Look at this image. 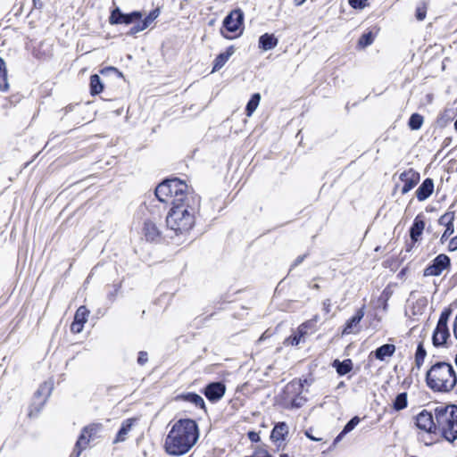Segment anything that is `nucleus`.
Instances as JSON below:
<instances>
[{
  "mask_svg": "<svg viewBox=\"0 0 457 457\" xmlns=\"http://www.w3.org/2000/svg\"><path fill=\"white\" fill-rule=\"evenodd\" d=\"M159 201L172 204L166 217L168 228L176 235H185L195 226L200 208V198L188 191V186L179 179H167L155 189Z\"/></svg>",
  "mask_w": 457,
  "mask_h": 457,
  "instance_id": "nucleus-1",
  "label": "nucleus"
},
{
  "mask_svg": "<svg viewBox=\"0 0 457 457\" xmlns=\"http://www.w3.org/2000/svg\"><path fill=\"white\" fill-rule=\"evenodd\" d=\"M199 438L196 422L190 419L176 421L169 431L164 449L169 455L181 456L188 453Z\"/></svg>",
  "mask_w": 457,
  "mask_h": 457,
  "instance_id": "nucleus-2",
  "label": "nucleus"
},
{
  "mask_svg": "<svg viewBox=\"0 0 457 457\" xmlns=\"http://www.w3.org/2000/svg\"><path fill=\"white\" fill-rule=\"evenodd\" d=\"M426 383L433 392L449 393L457 385V373L451 363L436 361L426 373Z\"/></svg>",
  "mask_w": 457,
  "mask_h": 457,
  "instance_id": "nucleus-3",
  "label": "nucleus"
},
{
  "mask_svg": "<svg viewBox=\"0 0 457 457\" xmlns=\"http://www.w3.org/2000/svg\"><path fill=\"white\" fill-rule=\"evenodd\" d=\"M436 433H440L448 442L457 439V407L439 406L435 409Z\"/></svg>",
  "mask_w": 457,
  "mask_h": 457,
  "instance_id": "nucleus-4",
  "label": "nucleus"
},
{
  "mask_svg": "<svg viewBox=\"0 0 457 457\" xmlns=\"http://www.w3.org/2000/svg\"><path fill=\"white\" fill-rule=\"evenodd\" d=\"M303 384L301 380H293L288 383L284 390V400L287 407L300 408L302 407L306 399L302 396Z\"/></svg>",
  "mask_w": 457,
  "mask_h": 457,
  "instance_id": "nucleus-5",
  "label": "nucleus"
},
{
  "mask_svg": "<svg viewBox=\"0 0 457 457\" xmlns=\"http://www.w3.org/2000/svg\"><path fill=\"white\" fill-rule=\"evenodd\" d=\"M100 428L101 425L93 424L83 429L74 448L73 453L76 454V457H79L81 452L87 448L90 440L96 436Z\"/></svg>",
  "mask_w": 457,
  "mask_h": 457,
  "instance_id": "nucleus-6",
  "label": "nucleus"
},
{
  "mask_svg": "<svg viewBox=\"0 0 457 457\" xmlns=\"http://www.w3.org/2000/svg\"><path fill=\"white\" fill-rule=\"evenodd\" d=\"M244 12L240 9L233 10L223 21V27L228 32L242 33Z\"/></svg>",
  "mask_w": 457,
  "mask_h": 457,
  "instance_id": "nucleus-7",
  "label": "nucleus"
},
{
  "mask_svg": "<svg viewBox=\"0 0 457 457\" xmlns=\"http://www.w3.org/2000/svg\"><path fill=\"white\" fill-rule=\"evenodd\" d=\"M436 419L434 420L432 413L427 410L421 411L415 417L416 427L427 433L436 434Z\"/></svg>",
  "mask_w": 457,
  "mask_h": 457,
  "instance_id": "nucleus-8",
  "label": "nucleus"
},
{
  "mask_svg": "<svg viewBox=\"0 0 457 457\" xmlns=\"http://www.w3.org/2000/svg\"><path fill=\"white\" fill-rule=\"evenodd\" d=\"M450 265V258L445 254L437 255L433 263L424 270L425 276H439Z\"/></svg>",
  "mask_w": 457,
  "mask_h": 457,
  "instance_id": "nucleus-9",
  "label": "nucleus"
},
{
  "mask_svg": "<svg viewBox=\"0 0 457 457\" xmlns=\"http://www.w3.org/2000/svg\"><path fill=\"white\" fill-rule=\"evenodd\" d=\"M399 179L403 182L402 188V194H406L411 191L420 181V173L415 171L413 169H409L402 172Z\"/></svg>",
  "mask_w": 457,
  "mask_h": 457,
  "instance_id": "nucleus-10",
  "label": "nucleus"
},
{
  "mask_svg": "<svg viewBox=\"0 0 457 457\" xmlns=\"http://www.w3.org/2000/svg\"><path fill=\"white\" fill-rule=\"evenodd\" d=\"M226 386L221 382L210 383L204 389V395L211 402L219 401L225 394Z\"/></svg>",
  "mask_w": 457,
  "mask_h": 457,
  "instance_id": "nucleus-11",
  "label": "nucleus"
},
{
  "mask_svg": "<svg viewBox=\"0 0 457 457\" xmlns=\"http://www.w3.org/2000/svg\"><path fill=\"white\" fill-rule=\"evenodd\" d=\"M137 420L136 418H129L125 420L116 434L115 438L113 439V444H119L125 442L128 438L129 434L131 432L132 428L136 425Z\"/></svg>",
  "mask_w": 457,
  "mask_h": 457,
  "instance_id": "nucleus-12",
  "label": "nucleus"
},
{
  "mask_svg": "<svg viewBox=\"0 0 457 457\" xmlns=\"http://www.w3.org/2000/svg\"><path fill=\"white\" fill-rule=\"evenodd\" d=\"M288 434V426L285 422H278L275 425L271 431L270 438L274 443L277 444L278 447L281 445V444L286 439V436Z\"/></svg>",
  "mask_w": 457,
  "mask_h": 457,
  "instance_id": "nucleus-13",
  "label": "nucleus"
},
{
  "mask_svg": "<svg viewBox=\"0 0 457 457\" xmlns=\"http://www.w3.org/2000/svg\"><path fill=\"white\" fill-rule=\"evenodd\" d=\"M434 191V182L432 179H426L416 190V196L422 202L428 199Z\"/></svg>",
  "mask_w": 457,
  "mask_h": 457,
  "instance_id": "nucleus-14",
  "label": "nucleus"
},
{
  "mask_svg": "<svg viewBox=\"0 0 457 457\" xmlns=\"http://www.w3.org/2000/svg\"><path fill=\"white\" fill-rule=\"evenodd\" d=\"M449 330L447 326L443 327V325H436V328L433 333V344L436 346H441L446 343L447 338L449 337Z\"/></svg>",
  "mask_w": 457,
  "mask_h": 457,
  "instance_id": "nucleus-15",
  "label": "nucleus"
},
{
  "mask_svg": "<svg viewBox=\"0 0 457 457\" xmlns=\"http://www.w3.org/2000/svg\"><path fill=\"white\" fill-rule=\"evenodd\" d=\"M143 233L147 241H155L160 236L161 232L154 222L152 220H145L143 227Z\"/></svg>",
  "mask_w": 457,
  "mask_h": 457,
  "instance_id": "nucleus-16",
  "label": "nucleus"
},
{
  "mask_svg": "<svg viewBox=\"0 0 457 457\" xmlns=\"http://www.w3.org/2000/svg\"><path fill=\"white\" fill-rule=\"evenodd\" d=\"M364 316V312L361 309L358 310L353 317H352L346 323L343 334H352L355 332L359 323Z\"/></svg>",
  "mask_w": 457,
  "mask_h": 457,
  "instance_id": "nucleus-17",
  "label": "nucleus"
},
{
  "mask_svg": "<svg viewBox=\"0 0 457 457\" xmlns=\"http://www.w3.org/2000/svg\"><path fill=\"white\" fill-rule=\"evenodd\" d=\"M233 46H229L224 53L220 54L213 62L212 72L220 71L234 54Z\"/></svg>",
  "mask_w": 457,
  "mask_h": 457,
  "instance_id": "nucleus-18",
  "label": "nucleus"
},
{
  "mask_svg": "<svg viewBox=\"0 0 457 457\" xmlns=\"http://www.w3.org/2000/svg\"><path fill=\"white\" fill-rule=\"evenodd\" d=\"M278 38L273 34L265 33L259 38V47L263 51L271 50L277 46Z\"/></svg>",
  "mask_w": 457,
  "mask_h": 457,
  "instance_id": "nucleus-19",
  "label": "nucleus"
},
{
  "mask_svg": "<svg viewBox=\"0 0 457 457\" xmlns=\"http://www.w3.org/2000/svg\"><path fill=\"white\" fill-rule=\"evenodd\" d=\"M395 352V345L392 344H386L378 347L375 351V356L379 361H385L386 358L391 357Z\"/></svg>",
  "mask_w": 457,
  "mask_h": 457,
  "instance_id": "nucleus-20",
  "label": "nucleus"
},
{
  "mask_svg": "<svg viewBox=\"0 0 457 457\" xmlns=\"http://www.w3.org/2000/svg\"><path fill=\"white\" fill-rule=\"evenodd\" d=\"M408 406V395L406 392L398 394L392 403V408L395 411L406 409Z\"/></svg>",
  "mask_w": 457,
  "mask_h": 457,
  "instance_id": "nucleus-21",
  "label": "nucleus"
},
{
  "mask_svg": "<svg viewBox=\"0 0 457 457\" xmlns=\"http://www.w3.org/2000/svg\"><path fill=\"white\" fill-rule=\"evenodd\" d=\"M333 367L336 368L337 372L343 376L350 372L353 369L352 361L347 359L343 361L336 360L333 363Z\"/></svg>",
  "mask_w": 457,
  "mask_h": 457,
  "instance_id": "nucleus-22",
  "label": "nucleus"
},
{
  "mask_svg": "<svg viewBox=\"0 0 457 457\" xmlns=\"http://www.w3.org/2000/svg\"><path fill=\"white\" fill-rule=\"evenodd\" d=\"M261 101V95L259 93H255L252 96L251 99L248 101L246 107H245V112L247 117H251L253 113L257 109L259 104Z\"/></svg>",
  "mask_w": 457,
  "mask_h": 457,
  "instance_id": "nucleus-23",
  "label": "nucleus"
},
{
  "mask_svg": "<svg viewBox=\"0 0 457 457\" xmlns=\"http://www.w3.org/2000/svg\"><path fill=\"white\" fill-rule=\"evenodd\" d=\"M185 401L195 404L196 407L204 409L205 403L202 396L195 393H187L181 396Z\"/></svg>",
  "mask_w": 457,
  "mask_h": 457,
  "instance_id": "nucleus-24",
  "label": "nucleus"
},
{
  "mask_svg": "<svg viewBox=\"0 0 457 457\" xmlns=\"http://www.w3.org/2000/svg\"><path fill=\"white\" fill-rule=\"evenodd\" d=\"M9 89V84L7 80V71L5 63L2 58H0V90L7 91Z\"/></svg>",
  "mask_w": 457,
  "mask_h": 457,
  "instance_id": "nucleus-25",
  "label": "nucleus"
},
{
  "mask_svg": "<svg viewBox=\"0 0 457 457\" xmlns=\"http://www.w3.org/2000/svg\"><path fill=\"white\" fill-rule=\"evenodd\" d=\"M425 224L422 220H415L413 225L411 228V237L412 240L417 241L418 237L421 235L424 229Z\"/></svg>",
  "mask_w": 457,
  "mask_h": 457,
  "instance_id": "nucleus-26",
  "label": "nucleus"
},
{
  "mask_svg": "<svg viewBox=\"0 0 457 457\" xmlns=\"http://www.w3.org/2000/svg\"><path fill=\"white\" fill-rule=\"evenodd\" d=\"M103 84L100 77L96 74L92 75L90 78V90L92 95H97L103 91Z\"/></svg>",
  "mask_w": 457,
  "mask_h": 457,
  "instance_id": "nucleus-27",
  "label": "nucleus"
},
{
  "mask_svg": "<svg viewBox=\"0 0 457 457\" xmlns=\"http://www.w3.org/2000/svg\"><path fill=\"white\" fill-rule=\"evenodd\" d=\"M88 314V310L85 306H80L76 311V313L74 315V321L79 322L84 325L87 320Z\"/></svg>",
  "mask_w": 457,
  "mask_h": 457,
  "instance_id": "nucleus-28",
  "label": "nucleus"
},
{
  "mask_svg": "<svg viewBox=\"0 0 457 457\" xmlns=\"http://www.w3.org/2000/svg\"><path fill=\"white\" fill-rule=\"evenodd\" d=\"M427 355V352L423 347L422 344H420L417 347L415 353V364L418 369H420L424 363L425 358Z\"/></svg>",
  "mask_w": 457,
  "mask_h": 457,
  "instance_id": "nucleus-29",
  "label": "nucleus"
},
{
  "mask_svg": "<svg viewBox=\"0 0 457 457\" xmlns=\"http://www.w3.org/2000/svg\"><path fill=\"white\" fill-rule=\"evenodd\" d=\"M423 123V117L418 113H413L409 120V127L417 130L420 129Z\"/></svg>",
  "mask_w": 457,
  "mask_h": 457,
  "instance_id": "nucleus-30",
  "label": "nucleus"
},
{
  "mask_svg": "<svg viewBox=\"0 0 457 457\" xmlns=\"http://www.w3.org/2000/svg\"><path fill=\"white\" fill-rule=\"evenodd\" d=\"M454 217V212L448 211L440 217L438 222L442 226H453Z\"/></svg>",
  "mask_w": 457,
  "mask_h": 457,
  "instance_id": "nucleus-31",
  "label": "nucleus"
},
{
  "mask_svg": "<svg viewBox=\"0 0 457 457\" xmlns=\"http://www.w3.org/2000/svg\"><path fill=\"white\" fill-rule=\"evenodd\" d=\"M142 18V13L140 12H132L130 13L123 14L122 23L129 24L135 21L140 20Z\"/></svg>",
  "mask_w": 457,
  "mask_h": 457,
  "instance_id": "nucleus-32",
  "label": "nucleus"
},
{
  "mask_svg": "<svg viewBox=\"0 0 457 457\" xmlns=\"http://www.w3.org/2000/svg\"><path fill=\"white\" fill-rule=\"evenodd\" d=\"M160 11L159 9L153 10L141 22L147 29L154 21L159 16Z\"/></svg>",
  "mask_w": 457,
  "mask_h": 457,
  "instance_id": "nucleus-33",
  "label": "nucleus"
},
{
  "mask_svg": "<svg viewBox=\"0 0 457 457\" xmlns=\"http://www.w3.org/2000/svg\"><path fill=\"white\" fill-rule=\"evenodd\" d=\"M123 12L119 8L114 9L110 16V22L112 24H120L123 21Z\"/></svg>",
  "mask_w": 457,
  "mask_h": 457,
  "instance_id": "nucleus-34",
  "label": "nucleus"
},
{
  "mask_svg": "<svg viewBox=\"0 0 457 457\" xmlns=\"http://www.w3.org/2000/svg\"><path fill=\"white\" fill-rule=\"evenodd\" d=\"M359 422L360 419L357 416L353 417L346 423L344 429L341 431V435H346L351 432L359 424Z\"/></svg>",
  "mask_w": 457,
  "mask_h": 457,
  "instance_id": "nucleus-35",
  "label": "nucleus"
},
{
  "mask_svg": "<svg viewBox=\"0 0 457 457\" xmlns=\"http://www.w3.org/2000/svg\"><path fill=\"white\" fill-rule=\"evenodd\" d=\"M373 42V35L371 32L363 34L359 39V45L362 47L370 46Z\"/></svg>",
  "mask_w": 457,
  "mask_h": 457,
  "instance_id": "nucleus-36",
  "label": "nucleus"
},
{
  "mask_svg": "<svg viewBox=\"0 0 457 457\" xmlns=\"http://www.w3.org/2000/svg\"><path fill=\"white\" fill-rule=\"evenodd\" d=\"M52 390V384L48 382H45L42 384L39 388L37 391V395H45L46 396H48Z\"/></svg>",
  "mask_w": 457,
  "mask_h": 457,
  "instance_id": "nucleus-37",
  "label": "nucleus"
},
{
  "mask_svg": "<svg viewBox=\"0 0 457 457\" xmlns=\"http://www.w3.org/2000/svg\"><path fill=\"white\" fill-rule=\"evenodd\" d=\"M303 341H304V338L302 337V336L296 332L294 335H292L291 337H289L288 338H287V340H286L287 343H288L292 345H298L300 343H302Z\"/></svg>",
  "mask_w": 457,
  "mask_h": 457,
  "instance_id": "nucleus-38",
  "label": "nucleus"
},
{
  "mask_svg": "<svg viewBox=\"0 0 457 457\" xmlns=\"http://www.w3.org/2000/svg\"><path fill=\"white\" fill-rule=\"evenodd\" d=\"M427 6L425 4L419 5L416 9V18L418 21H423L426 18Z\"/></svg>",
  "mask_w": 457,
  "mask_h": 457,
  "instance_id": "nucleus-39",
  "label": "nucleus"
},
{
  "mask_svg": "<svg viewBox=\"0 0 457 457\" xmlns=\"http://www.w3.org/2000/svg\"><path fill=\"white\" fill-rule=\"evenodd\" d=\"M368 0H349V4L354 9H362L367 5Z\"/></svg>",
  "mask_w": 457,
  "mask_h": 457,
  "instance_id": "nucleus-40",
  "label": "nucleus"
},
{
  "mask_svg": "<svg viewBox=\"0 0 457 457\" xmlns=\"http://www.w3.org/2000/svg\"><path fill=\"white\" fill-rule=\"evenodd\" d=\"M445 232L443 233L442 237H441V242L444 243L445 240L448 239V237L450 236H452L454 232V228L453 226H445Z\"/></svg>",
  "mask_w": 457,
  "mask_h": 457,
  "instance_id": "nucleus-41",
  "label": "nucleus"
},
{
  "mask_svg": "<svg viewBox=\"0 0 457 457\" xmlns=\"http://www.w3.org/2000/svg\"><path fill=\"white\" fill-rule=\"evenodd\" d=\"M450 316V312L445 311L441 313L437 325H443V327L447 326V321Z\"/></svg>",
  "mask_w": 457,
  "mask_h": 457,
  "instance_id": "nucleus-42",
  "label": "nucleus"
},
{
  "mask_svg": "<svg viewBox=\"0 0 457 457\" xmlns=\"http://www.w3.org/2000/svg\"><path fill=\"white\" fill-rule=\"evenodd\" d=\"M148 361V354L146 352L141 351L138 353L137 363L141 366L145 365Z\"/></svg>",
  "mask_w": 457,
  "mask_h": 457,
  "instance_id": "nucleus-43",
  "label": "nucleus"
},
{
  "mask_svg": "<svg viewBox=\"0 0 457 457\" xmlns=\"http://www.w3.org/2000/svg\"><path fill=\"white\" fill-rule=\"evenodd\" d=\"M83 328H84V325L79 323V322H76L73 320V322L71 323V330L72 333H80L82 330H83Z\"/></svg>",
  "mask_w": 457,
  "mask_h": 457,
  "instance_id": "nucleus-44",
  "label": "nucleus"
},
{
  "mask_svg": "<svg viewBox=\"0 0 457 457\" xmlns=\"http://www.w3.org/2000/svg\"><path fill=\"white\" fill-rule=\"evenodd\" d=\"M310 325V322L303 323L300 325L297 328L296 333L302 336V337L304 338L305 335L307 334V329Z\"/></svg>",
  "mask_w": 457,
  "mask_h": 457,
  "instance_id": "nucleus-45",
  "label": "nucleus"
},
{
  "mask_svg": "<svg viewBox=\"0 0 457 457\" xmlns=\"http://www.w3.org/2000/svg\"><path fill=\"white\" fill-rule=\"evenodd\" d=\"M245 457H270V455L265 449H257L254 451V453L252 456H245Z\"/></svg>",
  "mask_w": 457,
  "mask_h": 457,
  "instance_id": "nucleus-46",
  "label": "nucleus"
},
{
  "mask_svg": "<svg viewBox=\"0 0 457 457\" xmlns=\"http://www.w3.org/2000/svg\"><path fill=\"white\" fill-rule=\"evenodd\" d=\"M145 26L143 25V23L141 22V23H138V24H137V25L133 26V27L130 29V30H129V33L130 35H135V34H137V33H138V32H140V31H143V30H145Z\"/></svg>",
  "mask_w": 457,
  "mask_h": 457,
  "instance_id": "nucleus-47",
  "label": "nucleus"
},
{
  "mask_svg": "<svg viewBox=\"0 0 457 457\" xmlns=\"http://www.w3.org/2000/svg\"><path fill=\"white\" fill-rule=\"evenodd\" d=\"M322 311L328 314L331 312V301L330 299H326L322 303Z\"/></svg>",
  "mask_w": 457,
  "mask_h": 457,
  "instance_id": "nucleus-48",
  "label": "nucleus"
},
{
  "mask_svg": "<svg viewBox=\"0 0 457 457\" xmlns=\"http://www.w3.org/2000/svg\"><path fill=\"white\" fill-rule=\"evenodd\" d=\"M448 249L450 251H455L457 250V236L453 237L450 242H449V245H448Z\"/></svg>",
  "mask_w": 457,
  "mask_h": 457,
  "instance_id": "nucleus-49",
  "label": "nucleus"
},
{
  "mask_svg": "<svg viewBox=\"0 0 457 457\" xmlns=\"http://www.w3.org/2000/svg\"><path fill=\"white\" fill-rule=\"evenodd\" d=\"M248 438L252 441V442H259L260 441V436L258 433L256 432H253V431H251L248 433Z\"/></svg>",
  "mask_w": 457,
  "mask_h": 457,
  "instance_id": "nucleus-50",
  "label": "nucleus"
},
{
  "mask_svg": "<svg viewBox=\"0 0 457 457\" xmlns=\"http://www.w3.org/2000/svg\"><path fill=\"white\" fill-rule=\"evenodd\" d=\"M305 257H306V255H305V254H304V255H300V256H298V257L295 260L293 266H297V265H299L300 263H302V262H303V260H304V258H305Z\"/></svg>",
  "mask_w": 457,
  "mask_h": 457,
  "instance_id": "nucleus-51",
  "label": "nucleus"
},
{
  "mask_svg": "<svg viewBox=\"0 0 457 457\" xmlns=\"http://www.w3.org/2000/svg\"><path fill=\"white\" fill-rule=\"evenodd\" d=\"M305 435L307 437H309L312 441H320V438H316V437L312 436V435H311L308 431L305 432Z\"/></svg>",
  "mask_w": 457,
  "mask_h": 457,
  "instance_id": "nucleus-52",
  "label": "nucleus"
},
{
  "mask_svg": "<svg viewBox=\"0 0 457 457\" xmlns=\"http://www.w3.org/2000/svg\"><path fill=\"white\" fill-rule=\"evenodd\" d=\"M306 0H294V3L296 6L302 5Z\"/></svg>",
  "mask_w": 457,
  "mask_h": 457,
  "instance_id": "nucleus-53",
  "label": "nucleus"
},
{
  "mask_svg": "<svg viewBox=\"0 0 457 457\" xmlns=\"http://www.w3.org/2000/svg\"><path fill=\"white\" fill-rule=\"evenodd\" d=\"M453 332H454L455 337L457 338V315H456L455 321H454Z\"/></svg>",
  "mask_w": 457,
  "mask_h": 457,
  "instance_id": "nucleus-54",
  "label": "nucleus"
},
{
  "mask_svg": "<svg viewBox=\"0 0 457 457\" xmlns=\"http://www.w3.org/2000/svg\"><path fill=\"white\" fill-rule=\"evenodd\" d=\"M123 112V108H119L117 111H115L116 115H120Z\"/></svg>",
  "mask_w": 457,
  "mask_h": 457,
  "instance_id": "nucleus-55",
  "label": "nucleus"
},
{
  "mask_svg": "<svg viewBox=\"0 0 457 457\" xmlns=\"http://www.w3.org/2000/svg\"><path fill=\"white\" fill-rule=\"evenodd\" d=\"M221 33H222V34H223V36H224L225 37H227V38H232V37H231V36L228 35V34L224 33V31H223V30L221 31Z\"/></svg>",
  "mask_w": 457,
  "mask_h": 457,
  "instance_id": "nucleus-56",
  "label": "nucleus"
},
{
  "mask_svg": "<svg viewBox=\"0 0 457 457\" xmlns=\"http://www.w3.org/2000/svg\"><path fill=\"white\" fill-rule=\"evenodd\" d=\"M345 435H341V433L337 436V437L336 438V441H338L340 440Z\"/></svg>",
  "mask_w": 457,
  "mask_h": 457,
  "instance_id": "nucleus-57",
  "label": "nucleus"
},
{
  "mask_svg": "<svg viewBox=\"0 0 457 457\" xmlns=\"http://www.w3.org/2000/svg\"><path fill=\"white\" fill-rule=\"evenodd\" d=\"M454 128H455V129L457 130V119H456V121H455V123H454Z\"/></svg>",
  "mask_w": 457,
  "mask_h": 457,
  "instance_id": "nucleus-58",
  "label": "nucleus"
},
{
  "mask_svg": "<svg viewBox=\"0 0 457 457\" xmlns=\"http://www.w3.org/2000/svg\"><path fill=\"white\" fill-rule=\"evenodd\" d=\"M454 361H455V364H456V366H457V353H456V356H455Z\"/></svg>",
  "mask_w": 457,
  "mask_h": 457,
  "instance_id": "nucleus-59",
  "label": "nucleus"
},
{
  "mask_svg": "<svg viewBox=\"0 0 457 457\" xmlns=\"http://www.w3.org/2000/svg\"><path fill=\"white\" fill-rule=\"evenodd\" d=\"M280 457H287V454H286V453L281 454Z\"/></svg>",
  "mask_w": 457,
  "mask_h": 457,
  "instance_id": "nucleus-60",
  "label": "nucleus"
}]
</instances>
